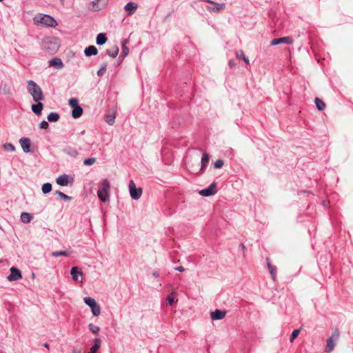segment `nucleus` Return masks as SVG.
<instances>
[{"mask_svg":"<svg viewBox=\"0 0 353 353\" xmlns=\"http://www.w3.org/2000/svg\"><path fill=\"white\" fill-rule=\"evenodd\" d=\"M27 90L35 102L44 100L45 98L41 88L34 81L29 80L27 81Z\"/></svg>","mask_w":353,"mask_h":353,"instance_id":"f257e3e1","label":"nucleus"},{"mask_svg":"<svg viewBox=\"0 0 353 353\" xmlns=\"http://www.w3.org/2000/svg\"><path fill=\"white\" fill-rule=\"evenodd\" d=\"M110 190V184L107 179H105L101 183L97 195L99 199L103 202H106L109 200V191Z\"/></svg>","mask_w":353,"mask_h":353,"instance_id":"f03ea898","label":"nucleus"},{"mask_svg":"<svg viewBox=\"0 0 353 353\" xmlns=\"http://www.w3.org/2000/svg\"><path fill=\"white\" fill-rule=\"evenodd\" d=\"M34 20L48 27H55L57 25L56 20L48 14H39L34 17Z\"/></svg>","mask_w":353,"mask_h":353,"instance_id":"7ed1b4c3","label":"nucleus"},{"mask_svg":"<svg viewBox=\"0 0 353 353\" xmlns=\"http://www.w3.org/2000/svg\"><path fill=\"white\" fill-rule=\"evenodd\" d=\"M84 303L88 305L94 316H99L101 314V307L97 303L96 300L92 297L87 296L83 299Z\"/></svg>","mask_w":353,"mask_h":353,"instance_id":"20e7f679","label":"nucleus"},{"mask_svg":"<svg viewBox=\"0 0 353 353\" xmlns=\"http://www.w3.org/2000/svg\"><path fill=\"white\" fill-rule=\"evenodd\" d=\"M339 337V332L337 330H334L332 335L327 339V344L325 347V352H331L334 350L335 347V342Z\"/></svg>","mask_w":353,"mask_h":353,"instance_id":"39448f33","label":"nucleus"},{"mask_svg":"<svg viewBox=\"0 0 353 353\" xmlns=\"http://www.w3.org/2000/svg\"><path fill=\"white\" fill-rule=\"evenodd\" d=\"M129 189H130V196L134 199H139L142 194V188H136L134 182L131 180L129 183Z\"/></svg>","mask_w":353,"mask_h":353,"instance_id":"423d86ee","label":"nucleus"},{"mask_svg":"<svg viewBox=\"0 0 353 353\" xmlns=\"http://www.w3.org/2000/svg\"><path fill=\"white\" fill-rule=\"evenodd\" d=\"M43 47L48 52L54 54L57 51L59 45L55 41L46 40L44 41Z\"/></svg>","mask_w":353,"mask_h":353,"instance_id":"0eeeda50","label":"nucleus"},{"mask_svg":"<svg viewBox=\"0 0 353 353\" xmlns=\"http://www.w3.org/2000/svg\"><path fill=\"white\" fill-rule=\"evenodd\" d=\"M216 183L214 182L212 183L207 188L200 190L199 194L203 196H210L216 194Z\"/></svg>","mask_w":353,"mask_h":353,"instance_id":"6e6552de","label":"nucleus"},{"mask_svg":"<svg viewBox=\"0 0 353 353\" xmlns=\"http://www.w3.org/2000/svg\"><path fill=\"white\" fill-rule=\"evenodd\" d=\"M207 1L211 4L210 6H208L207 7V9L210 12L218 13L220 11L223 10L225 8V3H218L213 1H210V0H208Z\"/></svg>","mask_w":353,"mask_h":353,"instance_id":"1a4fd4ad","label":"nucleus"},{"mask_svg":"<svg viewBox=\"0 0 353 353\" xmlns=\"http://www.w3.org/2000/svg\"><path fill=\"white\" fill-rule=\"evenodd\" d=\"M22 278L21 271L14 267L10 268V274L7 277L9 281H15Z\"/></svg>","mask_w":353,"mask_h":353,"instance_id":"9d476101","label":"nucleus"},{"mask_svg":"<svg viewBox=\"0 0 353 353\" xmlns=\"http://www.w3.org/2000/svg\"><path fill=\"white\" fill-rule=\"evenodd\" d=\"M19 143L21 145V147L23 150V151L25 153H28L30 152V145H31V141L28 137H22L19 139Z\"/></svg>","mask_w":353,"mask_h":353,"instance_id":"9b49d317","label":"nucleus"},{"mask_svg":"<svg viewBox=\"0 0 353 353\" xmlns=\"http://www.w3.org/2000/svg\"><path fill=\"white\" fill-rule=\"evenodd\" d=\"M226 315V311L216 309L214 312L210 313L211 319L213 321L221 320Z\"/></svg>","mask_w":353,"mask_h":353,"instance_id":"f8f14e48","label":"nucleus"},{"mask_svg":"<svg viewBox=\"0 0 353 353\" xmlns=\"http://www.w3.org/2000/svg\"><path fill=\"white\" fill-rule=\"evenodd\" d=\"M292 42H293V40L290 37H284L274 39L271 41V45L272 46H276V45H279L280 43L292 44Z\"/></svg>","mask_w":353,"mask_h":353,"instance_id":"ddd939ff","label":"nucleus"},{"mask_svg":"<svg viewBox=\"0 0 353 353\" xmlns=\"http://www.w3.org/2000/svg\"><path fill=\"white\" fill-rule=\"evenodd\" d=\"M63 152L64 154H65L72 158H77L79 155L78 150L76 148H74L72 146H70V145L65 147L63 149Z\"/></svg>","mask_w":353,"mask_h":353,"instance_id":"4468645a","label":"nucleus"},{"mask_svg":"<svg viewBox=\"0 0 353 353\" xmlns=\"http://www.w3.org/2000/svg\"><path fill=\"white\" fill-rule=\"evenodd\" d=\"M266 263L271 278L273 281H276L277 271L276 267L271 264L270 259L268 257L266 258Z\"/></svg>","mask_w":353,"mask_h":353,"instance_id":"2eb2a0df","label":"nucleus"},{"mask_svg":"<svg viewBox=\"0 0 353 353\" xmlns=\"http://www.w3.org/2000/svg\"><path fill=\"white\" fill-rule=\"evenodd\" d=\"M56 181L61 186H66L69 183V175L66 174L60 175Z\"/></svg>","mask_w":353,"mask_h":353,"instance_id":"dca6fc26","label":"nucleus"},{"mask_svg":"<svg viewBox=\"0 0 353 353\" xmlns=\"http://www.w3.org/2000/svg\"><path fill=\"white\" fill-rule=\"evenodd\" d=\"M49 65L50 66H54L57 69H61L63 67V63L61 59L59 58H53L49 61Z\"/></svg>","mask_w":353,"mask_h":353,"instance_id":"f3484780","label":"nucleus"},{"mask_svg":"<svg viewBox=\"0 0 353 353\" xmlns=\"http://www.w3.org/2000/svg\"><path fill=\"white\" fill-rule=\"evenodd\" d=\"M70 274L72 276V278L74 281H78V276L83 275V272L79 267H72L70 270Z\"/></svg>","mask_w":353,"mask_h":353,"instance_id":"a211bd4d","label":"nucleus"},{"mask_svg":"<svg viewBox=\"0 0 353 353\" xmlns=\"http://www.w3.org/2000/svg\"><path fill=\"white\" fill-rule=\"evenodd\" d=\"M138 8V4L134 2H128L124 7L126 11L129 12V14H132Z\"/></svg>","mask_w":353,"mask_h":353,"instance_id":"6ab92c4d","label":"nucleus"},{"mask_svg":"<svg viewBox=\"0 0 353 353\" xmlns=\"http://www.w3.org/2000/svg\"><path fill=\"white\" fill-rule=\"evenodd\" d=\"M84 53L86 57H90L97 54L98 50L94 46H90L85 49Z\"/></svg>","mask_w":353,"mask_h":353,"instance_id":"aec40b11","label":"nucleus"},{"mask_svg":"<svg viewBox=\"0 0 353 353\" xmlns=\"http://www.w3.org/2000/svg\"><path fill=\"white\" fill-rule=\"evenodd\" d=\"M43 106V103L39 101L37 103L32 105V110L35 114L39 116L41 114Z\"/></svg>","mask_w":353,"mask_h":353,"instance_id":"412c9836","label":"nucleus"},{"mask_svg":"<svg viewBox=\"0 0 353 353\" xmlns=\"http://www.w3.org/2000/svg\"><path fill=\"white\" fill-rule=\"evenodd\" d=\"M20 219L21 222L28 223L32 220L33 216L30 213L23 212L21 214Z\"/></svg>","mask_w":353,"mask_h":353,"instance_id":"4be33fe9","label":"nucleus"},{"mask_svg":"<svg viewBox=\"0 0 353 353\" xmlns=\"http://www.w3.org/2000/svg\"><path fill=\"white\" fill-rule=\"evenodd\" d=\"M119 51V47L116 45L107 49V50H106L107 54L110 57H113V58H115L118 55Z\"/></svg>","mask_w":353,"mask_h":353,"instance_id":"5701e85b","label":"nucleus"},{"mask_svg":"<svg viewBox=\"0 0 353 353\" xmlns=\"http://www.w3.org/2000/svg\"><path fill=\"white\" fill-rule=\"evenodd\" d=\"M101 344V341L99 338H96L94 339V344L90 347V350L89 353H96L97 350L100 348Z\"/></svg>","mask_w":353,"mask_h":353,"instance_id":"b1692460","label":"nucleus"},{"mask_svg":"<svg viewBox=\"0 0 353 353\" xmlns=\"http://www.w3.org/2000/svg\"><path fill=\"white\" fill-rule=\"evenodd\" d=\"M210 157L209 155L207 153H203L201 157V171H204L205 170V168L209 163Z\"/></svg>","mask_w":353,"mask_h":353,"instance_id":"393cba45","label":"nucleus"},{"mask_svg":"<svg viewBox=\"0 0 353 353\" xmlns=\"http://www.w3.org/2000/svg\"><path fill=\"white\" fill-rule=\"evenodd\" d=\"M107 41L106 34L105 33H99L96 39V43L99 46L103 45Z\"/></svg>","mask_w":353,"mask_h":353,"instance_id":"a878e982","label":"nucleus"},{"mask_svg":"<svg viewBox=\"0 0 353 353\" xmlns=\"http://www.w3.org/2000/svg\"><path fill=\"white\" fill-rule=\"evenodd\" d=\"M83 114V108L81 106L74 107L72 111V116L74 119L79 118Z\"/></svg>","mask_w":353,"mask_h":353,"instance_id":"bb28decb","label":"nucleus"},{"mask_svg":"<svg viewBox=\"0 0 353 353\" xmlns=\"http://www.w3.org/2000/svg\"><path fill=\"white\" fill-rule=\"evenodd\" d=\"M60 116L57 112H50L47 117V119L50 122H57Z\"/></svg>","mask_w":353,"mask_h":353,"instance_id":"cd10ccee","label":"nucleus"},{"mask_svg":"<svg viewBox=\"0 0 353 353\" xmlns=\"http://www.w3.org/2000/svg\"><path fill=\"white\" fill-rule=\"evenodd\" d=\"M314 102H315L316 108L319 110L322 111V110H323L325 108V103L321 99H320L319 98L316 97L315 99H314Z\"/></svg>","mask_w":353,"mask_h":353,"instance_id":"c85d7f7f","label":"nucleus"},{"mask_svg":"<svg viewBox=\"0 0 353 353\" xmlns=\"http://www.w3.org/2000/svg\"><path fill=\"white\" fill-rule=\"evenodd\" d=\"M236 56L239 59H242L247 65L250 64L249 59L247 57H245L243 50L236 51Z\"/></svg>","mask_w":353,"mask_h":353,"instance_id":"c756f323","label":"nucleus"},{"mask_svg":"<svg viewBox=\"0 0 353 353\" xmlns=\"http://www.w3.org/2000/svg\"><path fill=\"white\" fill-rule=\"evenodd\" d=\"M71 254L70 251L64 250V251H58V252H53L52 253V256L54 257L64 256H69Z\"/></svg>","mask_w":353,"mask_h":353,"instance_id":"7c9ffc66","label":"nucleus"},{"mask_svg":"<svg viewBox=\"0 0 353 353\" xmlns=\"http://www.w3.org/2000/svg\"><path fill=\"white\" fill-rule=\"evenodd\" d=\"M42 192L43 194H48L52 190V185L50 183H46L42 185Z\"/></svg>","mask_w":353,"mask_h":353,"instance_id":"2f4dec72","label":"nucleus"},{"mask_svg":"<svg viewBox=\"0 0 353 353\" xmlns=\"http://www.w3.org/2000/svg\"><path fill=\"white\" fill-rule=\"evenodd\" d=\"M114 120H115V114H114V113L105 116V121L110 125H112L114 123Z\"/></svg>","mask_w":353,"mask_h":353,"instance_id":"473e14b6","label":"nucleus"},{"mask_svg":"<svg viewBox=\"0 0 353 353\" xmlns=\"http://www.w3.org/2000/svg\"><path fill=\"white\" fill-rule=\"evenodd\" d=\"M127 42H128V40H126V39L123 41V42H122V46H121L122 52L121 53L123 57L127 56L129 53V49L125 46Z\"/></svg>","mask_w":353,"mask_h":353,"instance_id":"72a5a7b5","label":"nucleus"},{"mask_svg":"<svg viewBox=\"0 0 353 353\" xmlns=\"http://www.w3.org/2000/svg\"><path fill=\"white\" fill-rule=\"evenodd\" d=\"M2 147L5 151L14 152L15 150L14 145L10 143L3 144Z\"/></svg>","mask_w":353,"mask_h":353,"instance_id":"f704fd0d","label":"nucleus"},{"mask_svg":"<svg viewBox=\"0 0 353 353\" xmlns=\"http://www.w3.org/2000/svg\"><path fill=\"white\" fill-rule=\"evenodd\" d=\"M88 328L90 331H91L93 334H98L100 327L97 325H94L93 323H90L88 325Z\"/></svg>","mask_w":353,"mask_h":353,"instance_id":"c9c22d12","label":"nucleus"},{"mask_svg":"<svg viewBox=\"0 0 353 353\" xmlns=\"http://www.w3.org/2000/svg\"><path fill=\"white\" fill-rule=\"evenodd\" d=\"M96 161L97 159L94 157L88 158L83 161V164L85 165H92L96 162Z\"/></svg>","mask_w":353,"mask_h":353,"instance_id":"e433bc0d","label":"nucleus"},{"mask_svg":"<svg viewBox=\"0 0 353 353\" xmlns=\"http://www.w3.org/2000/svg\"><path fill=\"white\" fill-rule=\"evenodd\" d=\"M300 333V329H296V330H294L291 335H290V342H293L294 340L299 336Z\"/></svg>","mask_w":353,"mask_h":353,"instance_id":"4c0bfd02","label":"nucleus"},{"mask_svg":"<svg viewBox=\"0 0 353 353\" xmlns=\"http://www.w3.org/2000/svg\"><path fill=\"white\" fill-rule=\"evenodd\" d=\"M106 68H107V65H106V63H103V64L101 66L100 69L98 70V72H97V75H98L99 77H101V76H103V75L105 74V71H106Z\"/></svg>","mask_w":353,"mask_h":353,"instance_id":"58836bf2","label":"nucleus"},{"mask_svg":"<svg viewBox=\"0 0 353 353\" xmlns=\"http://www.w3.org/2000/svg\"><path fill=\"white\" fill-rule=\"evenodd\" d=\"M57 194L63 200L65 201H71L72 200V197L71 196H69L66 194H65L64 193L60 192V191H57Z\"/></svg>","mask_w":353,"mask_h":353,"instance_id":"ea45409f","label":"nucleus"},{"mask_svg":"<svg viewBox=\"0 0 353 353\" xmlns=\"http://www.w3.org/2000/svg\"><path fill=\"white\" fill-rule=\"evenodd\" d=\"M78 100L75 98H72L69 100V105L72 108H74V107H78L79 105H78Z\"/></svg>","mask_w":353,"mask_h":353,"instance_id":"a19ab883","label":"nucleus"},{"mask_svg":"<svg viewBox=\"0 0 353 353\" xmlns=\"http://www.w3.org/2000/svg\"><path fill=\"white\" fill-rule=\"evenodd\" d=\"M224 164V162L221 159H218L215 161L214 164V168H221Z\"/></svg>","mask_w":353,"mask_h":353,"instance_id":"79ce46f5","label":"nucleus"},{"mask_svg":"<svg viewBox=\"0 0 353 353\" xmlns=\"http://www.w3.org/2000/svg\"><path fill=\"white\" fill-rule=\"evenodd\" d=\"M39 127H40V128H42V129H47L49 127V124L47 121H43L39 123Z\"/></svg>","mask_w":353,"mask_h":353,"instance_id":"37998d69","label":"nucleus"},{"mask_svg":"<svg viewBox=\"0 0 353 353\" xmlns=\"http://www.w3.org/2000/svg\"><path fill=\"white\" fill-rule=\"evenodd\" d=\"M166 299L168 301V304L170 305H172V303H174V297L171 294L168 295Z\"/></svg>","mask_w":353,"mask_h":353,"instance_id":"c03bdc74","label":"nucleus"},{"mask_svg":"<svg viewBox=\"0 0 353 353\" xmlns=\"http://www.w3.org/2000/svg\"><path fill=\"white\" fill-rule=\"evenodd\" d=\"M176 270L179 271V272H183L185 270L183 266H178L176 268H174Z\"/></svg>","mask_w":353,"mask_h":353,"instance_id":"a18cd8bd","label":"nucleus"},{"mask_svg":"<svg viewBox=\"0 0 353 353\" xmlns=\"http://www.w3.org/2000/svg\"><path fill=\"white\" fill-rule=\"evenodd\" d=\"M229 65H230V68H233V67H234V66H235V65H236V64H235L234 61H233V60H230V61H229Z\"/></svg>","mask_w":353,"mask_h":353,"instance_id":"49530a36","label":"nucleus"},{"mask_svg":"<svg viewBox=\"0 0 353 353\" xmlns=\"http://www.w3.org/2000/svg\"><path fill=\"white\" fill-rule=\"evenodd\" d=\"M152 275H153V276H154L155 278H157V277H159V273H158V272H157V271L153 272Z\"/></svg>","mask_w":353,"mask_h":353,"instance_id":"de8ad7c7","label":"nucleus"},{"mask_svg":"<svg viewBox=\"0 0 353 353\" xmlns=\"http://www.w3.org/2000/svg\"><path fill=\"white\" fill-rule=\"evenodd\" d=\"M43 346H44L45 347L48 348V349L49 348V344H48V343H45L43 344Z\"/></svg>","mask_w":353,"mask_h":353,"instance_id":"09e8293b","label":"nucleus"},{"mask_svg":"<svg viewBox=\"0 0 353 353\" xmlns=\"http://www.w3.org/2000/svg\"><path fill=\"white\" fill-rule=\"evenodd\" d=\"M241 248H242V249H243V250H245V245H244V244H243V243H241Z\"/></svg>","mask_w":353,"mask_h":353,"instance_id":"8fccbe9b","label":"nucleus"},{"mask_svg":"<svg viewBox=\"0 0 353 353\" xmlns=\"http://www.w3.org/2000/svg\"><path fill=\"white\" fill-rule=\"evenodd\" d=\"M85 134V130H82L81 132H80V134Z\"/></svg>","mask_w":353,"mask_h":353,"instance_id":"3c124183","label":"nucleus"}]
</instances>
